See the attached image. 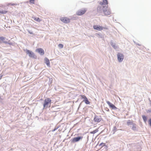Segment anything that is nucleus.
Here are the masks:
<instances>
[{
	"mask_svg": "<svg viewBox=\"0 0 151 151\" xmlns=\"http://www.w3.org/2000/svg\"><path fill=\"white\" fill-rule=\"evenodd\" d=\"M108 6H103L102 7L98 6L97 9V12L99 13L103 12L105 15H109L111 13V11L109 9H108Z\"/></svg>",
	"mask_w": 151,
	"mask_h": 151,
	"instance_id": "1",
	"label": "nucleus"
},
{
	"mask_svg": "<svg viewBox=\"0 0 151 151\" xmlns=\"http://www.w3.org/2000/svg\"><path fill=\"white\" fill-rule=\"evenodd\" d=\"M51 103V100L49 98H47L45 99L44 102L43 108L45 109H46L50 107Z\"/></svg>",
	"mask_w": 151,
	"mask_h": 151,
	"instance_id": "2",
	"label": "nucleus"
},
{
	"mask_svg": "<svg viewBox=\"0 0 151 151\" xmlns=\"http://www.w3.org/2000/svg\"><path fill=\"white\" fill-rule=\"evenodd\" d=\"M26 53L28 55L29 57L31 58L36 59L37 57L34 53L32 51L28 50H27L26 51Z\"/></svg>",
	"mask_w": 151,
	"mask_h": 151,
	"instance_id": "3",
	"label": "nucleus"
},
{
	"mask_svg": "<svg viewBox=\"0 0 151 151\" xmlns=\"http://www.w3.org/2000/svg\"><path fill=\"white\" fill-rule=\"evenodd\" d=\"M83 138V137L81 136L75 137L71 139V142L72 143H74L80 141L81 140H82Z\"/></svg>",
	"mask_w": 151,
	"mask_h": 151,
	"instance_id": "4",
	"label": "nucleus"
},
{
	"mask_svg": "<svg viewBox=\"0 0 151 151\" xmlns=\"http://www.w3.org/2000/svg\"><path fill=\"white\" fill-rule=\"evenodd\" d=\"M87 11V9L86 8H84L76 12V14L78 16H81L84 14Z\"/></svg>",
	"mask_w": 151,
	"mask_h": 151,
	"instance_id": "5",
	"label": "nucleus"
},
{
	"mask_svg": "<svg viewBox=\"0 0 151 151\" xmlns=\"http://www.w3.org/2000/svg\"><path fill=\"white\" fill-rule=\"evenodd\" d=\"M93 28L94 29L98 30L101 31L103 29H107V28L106 27H103L102 26L97 25H95L93 26Z\"/></svg>",
	"mask_w": 151,
	"mask_h": 151,
	"instance_id": "6",
	"label": "nucleus"
},
{
	"mask_svg": "<svg viewBox=\"0 0 151 151\" xmlns=\"http://www.w3.org/2000/svg\"><path fill=\"white\" fill-rule=\"evenodd\" d=\"M60 20L63 23H67L69 22L70 21V19L69 18L67 17H63L60 18Z\"/></svg>",
	"mask_w": 151,
	"mask_h": 151,
	"instance_id": "7",
	"label": "nucleus"
},
{
	"mask_svg": "<svg viewBox=\"0 0 151 151\" xmlns=\"http://www.w3.org/2000/svg\"><path fill=\"white\" fill-rule=\"evenodd\" d=\"M118 60L119 62H121L123 61L124 59V55L123 54L120 53H118L117 55Z\"/></svg>",
	"mask_w": 151,
	"mask_h": 151,
	"instance_id": "8",
	"label": "nucleus"
},
{
	"mask_svg": "<svg viewBox=\"0 0 151 151\" xmlns=\"http://www.w3.org/2000/svg\"><path fill=\"white\" fill-rule=\"evenodd\" d=\"M36 51L38 52L41 55H44L45 53L44 50L42 49L41 48L37 49L36 50Z\"/></svg>",
	"mask_w": 151,
	"mask_h": 151,
	"instance_id": "9",
	"label": "nucleus"
},
{
	"mask_svg": "<svg viewBox=\"0 0 151 151\" xmlns=\"http://www.w3.org/2000/svg\"><path fill=\"white\" fill-rule=\"evenodd\" d=\"M100 4L101 6L105 5V6H108L107 0H102V2H100Z\"/></svg>",
	"mask_w": 151,
	"mask_h": 151,
	"instance_id": "10",
	"label": "nucleus"
},
{
	"mask_svg": "<svg viewBox=\"0 0 151 151\" xmlns=\"http://www.w3.org/2000/svg\"><path fill=\"white\" fill-rule=\"evenodd\" d=\"M106 103L109 105V106L112 109H116V107L114 104L110 103L109 101H107Z\"/></svg>",
	"mask_w": 151,
	"mask_h": 151,
	"instance_id": "11",
	"label": "nucleus"
},
{
	"mask_svg": "<svg viewBox=\"0 0 151 151\" xmlns=\"http://www.w3.org/2000/svg\"><path fill=\"white\" fill-rule=\"evenodd\" d=\"M101 119H102L101 117L96 116L94 119V120L95 122H99L101 121Z\"/></svg>",
	"mask_w": 151,
	"mask_h": 151,
	"instance_id": "12",
	"label": "nucleus"
},
{
	"mask_svg": "<svg viewBox=\"0 0 151 151\" xmlns=\"http://www.w3.org/2000/svg\"><path fill=\"white\" fill-rule=\"evenodd\" d=\"M44 60L47 65L48 66L50 67V62L49 60L47 58H45L44 59Z\"/></svg>",
	"mask_w": 151,
	"mask_h": 151,
	"instance_id": "13",
	"label": "nucleus"
},
{
	"mask_svg": "<svg viewBox=\"0 0 151 151\" xmlns=\"http://www.w3.org/2000/svg\"><path fill=\"white\" fill-rule=\"evenodd\" d=\"M33 18L34 20L37 22H40L41 21V20L39 17H33Z\"/></svg>",
	"mask_w": 151,
	"mask_h": 151,
	"instance_id": "14",
	"label": "nucleus"
},
{
	"mask_svg": "<svg viewBox=\"0 0 151 151\" xmlns=\"http://www.w3.org/2000/svg\"><path fill=\"white\" fill-rule=\"evenodd\" d=\"M83 101L87 104H90V102L89 101L87 98L86 99H84Z\"/></svg>",
	"mask_w": 151,
	"mask_h": 151,
	"instance_id": "15",
	"label": "nucleus"
},
{
	"mask_svg": "<svg viewBox=\"0 0 151 151\" xmlns=\"http://www.w3.org/2000/svg\"><path fill=\"white\" fill-rule=\"evenodd\" d=\"M98 131H99L98 129H97L93 131H91V132H90V133L91 134H95V133H96V132H97Z\"/></svg>",
	"mask_w": 151,
	"mask_h": 151,
	"instance_id": "16",
	"label": "nucleus"
},
{
	"mask_svg": "<svg viewBox=\"0 0 151 151\" xmlns=\"http://www.w3.org/2000/svg\"><path fill=\"white\" fill-rule=\"evenodd\" d=\"M7 11L5 10L0 11V14H5L7 13Z\"/></svg>",
	"mask_w": 151,
	"mask_h": 151,
	"instance_id": "17",
	"label": "nucleus"
},
{
	"mask_svg": "<svg viewBox=\"0 0 151 151\" xmlns=\"http://www.w3.org/2000/svg\"><path fill=\"white\" fill-rule=\"evenodd\" d=\"M127 124L128 125H129L130 124H133V122L130 121V120H128L127 122Z\"/></svg>",
	"mask_w": 151,
	"mask_h": 151,
	"instance_id": "18",
	"label": "nucleus"
},
{
	"mask_svg": "<svg viewBox=\"0 0 151 151\" xmlns=\"http://www.w3.org/2000/svg\"><path fill=\"white\" fill-rule=\"evenodd\" d=\"M5 39V38L4 37H0V42H1V41H3Z\"/></svg>",
	"mask_w": 151,
	"mask_h": 151,
	"instance_id": "19",
	"label": "nucleus"
},
{
	"mask_svg": "<svg viewBox=\"0 0 151 151\" xmlns=\"http://www.w3.org/2000/svg\"><path fill=\"white\" fill-rule=\"evenodd\" d=\"M142 118L144 121L145 122H146V121L147 119L145 115H143L142 116Z\"/></svg>",
	"mask_w": 151,
	"mask_h": 151,
	"instance_id": "20",
	"label": "nucleus"
},
{
	"mask_svg": "<svg viewBox=\"0 0 151 151\" xmlns=\"http://www.w3.org/2000/svg\"><path fill=\"white\" fill-rule=\"evenodd\" d=\"M132 129L133 130H135V129H136V126H135V124H132Z\"/></svg>",
	"mask_w": 151,
	"mask_h": 151,
	"instance_id": "21",
	"label": "nucleus"
},
{
	"mask_svg": "<svg viewBox=\"0 0 151 151\" xmlns=\"http://www.w3.org/2000/svg\"><path fill=\"white\" fill-rule=\"evenodd\" d=\"M58 46L59 47L61 48H63V45L61 44H59L58 45Z\"/></svg>",
	"mask_w": 151,
	"mask_h": 151,
	"instance_id": "22",
	"label": "nucleus"
},
{
	"mask_svg": "<svg viewBox=\"0 0 151 151\" xmlns=\"http://www.w3.org/2000/svg\"><path fill=\"white\" fill-rule=\"evenodd\" d=\"M100 146H102V147H103L105 146L106 145L105 144V143H100V144H99V145Z\"/></svg>",
	"mask_w": 151,
	"mask_h": 151,
	"instance_id": "23",
	"label": "nucleus"
},
{
	"mask_svg": "<svg viewBox=\"0 0 151 151\" xmlns=\"http://www.w3.org/2000/svg\"><path fill=\"white\" fill-rule=\"evenodd\" d=\"M81 96L82 98L84 99H86L87 98L84 95H81Z\"/></svg>",
	"mask_w": 151,
	"mask_h": 151,
	"instance_id": "24",
	"label": "nucleus"
},
{
	"mask_svg": "<svg viewBox=\"0 0 151 151\" xmlns=\"http://www.w3.org/2000/svg\"><path fill=\"white\" fill-rule=\"evenodd\" d=\"M148 123L150 126L151 127V118L149 120Z\"/></svg>",
	"mask_w": 151,
	"mask_h": 151,
	"instance_id": "25",
	"label": "nucleus"
},
{
	"mask_svg": "<svg viewBox=\"0 0 151 151\" xmlns=\"http://www.w3.org/2000/svg\"><path fill=\"white\" fill-rule=\"evenodd\" d=\"M35 0H30V2L31 3L34 4Z\"/></svg>",
	"mask_w": 151,
	"mask_h": 151,
	"instance_id": "26",
	"label": "nucleus"
},
{
	"mask_svg": "<svg viewBox=\"0 0 151 151\" xmlns=\"http://www.w3.org/2000/svg\"><path fill=\"white\" fill-rule=\"evenodd\" d=\"M113 47L114 49H116L117 47L115 45H113Z\"/></svg>",
	"mask_w": 151,
	"mask_h": 151,
	"instance_id": "27",
	"label": "nucleus"
},
{
	"mask_svg": "<svg viewBox=\"0 0 151 151\" xmlns=\"http://www.w3.org/2000/svg\"><path fill=\"white\" fill-rule=\"evenodd\" d=\"M28 32L30 34H33L32 32H30L29 31H28Z\"/></svg>",
	"mask_w": 151,
	"mask_h": 151,
	"instance_id": "28",
	"label": "nucleus"
},
{
	"mask_svg": "<svg viewBox=\"0 0 151 151\" xmlns=\"http://www.w3.org/2000/svg\"><path fill=\"white\" fill-rule=\"evenodd\" d=\"M57 128H55L54 129L52 130V131L54 132L56 130Z\"/></svg>",
	"mask_w": 151,
	"mask_h": 151,
	"instance_id": "29",
	"label": "nucleus"
},
{
	"mask_svg": "<svg viewBox=\"0 0 151 151\" xmlns=\"http://www.w3.org/2000/svg\"><path fill=\"white\" fill-rule=\"evenodd\" d=\"M2 78V76L0 77V79H1Z\"/></svg>",
	"mask_w": 151,
	"mask_h": 151,
	"instance_id": "30",
	"label": "nucleus"
}]
</instances>
